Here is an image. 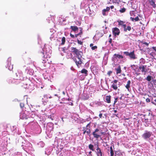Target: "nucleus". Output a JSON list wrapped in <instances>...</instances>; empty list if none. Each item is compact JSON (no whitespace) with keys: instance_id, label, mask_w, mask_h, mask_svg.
<instances>
[{"instance_id":"f257e3e1","label":"nucleus","mask_w":156,"mask_h":156,"mask_svg":"<svg viewBox=\"0 0 156 156\" xmlns=\"http://www.w3.org/2000/svg\"><path fill=\"white\" fill-rule=\"evenodd\" d=\"M71 49L75 55V57L73 59L77 67L79 68L82 63L83 60H82V56L83 55V53L82 51H79L76 48L71 47Z\"/></svg>"},{"instance_id":"f03ea898","label":"nucleus","mask_w":156,"mask_h":156,"mask_svg":"<svg viewBox=\"0 0 156 156\" xmlns=\"http://www.w3.org/2000/svg\"><path fill=\"white\" fill-rule=\"evenodd\" d=\"M15 78H11L8 80V81L9 83H15L16 84H18L21 81L25 80L26 78L24 77L22 71L20 70H18L14 74Z\"/></svg>"},{"instance_id":"7ed1b4c3","label":"nucleus","mask_w":156,"mask_h":156,"mask_svg":"<svg viewBox=\"0 0 156 156\" xmlns=\"http://www.w3.org/2000/svg\"><path fill=\"white\" fill-rule=\"evenodd\" d=\"M51 46L45 44L43 48L42 49L43 52L41 53L42 56L44 58V59L42 60V63H44V65H45L46 63L47 62L48 58H49L51 56L52 53V50L51 49Z\"/></svg>"},{"instance_id":"20e7f679","label":"nucleus","mask_w":156,"mask_h":156,"mask_svg":"<svg viewBox=\"0 0 156 156\" xmlns=\"http://www.w3.org/2000/svg\"><path fill=\"white\" fill-rule=\"evenodd\" d=\"M16 143H19L23 150L26 152H28L32 149L31 144L29 142H27L24 140L21 136L16 139Z\"/></svg>"},{"instance_id":"39448f33","label":"nucleus","mask_w":156,"mask_h":156,"mask_svg":"<svg viewBox=\"0 0 156 156\" xmlns=\"http://www.w3.org/2000/svg\"><path fill=\"white\" fill-rule=\"evenodd\" d=\"M27 127L36 134H39L41 132V130L40 127L35 122L32 121L29 122Z\"/></svg>"},{"instance_id":"423d86ee","label":"nucleus","mask_w":156,"mask_h":156,"mask_svg":"<svg viewBox=\"0 0 156 156\" xmlns=\"http://www.w3.org/2000/svg\"><path fill=\"white\" fill-rule=\"evenodd\" d=\"M153 136L154 135L151 131L146 130L142 135L141 137L144 140L151 142L154 139L153 137Z\"/></svg>"},{"instance_id":"0eeeda50","label":"nucleus","mask_w":156,"mask_h":156,"mask_svg":"<svg viewBox=\"0 0 156 156\" xmlns=\"http://www.w3.org/2000/svg\"><path fill=\"white\" fill-rule=\"evenodd\" d=\"M54 124L52 122H49L47 124L46 132L47 135H51L53 132Z\"/></svg>"},{"instance_id":"6e6552de","label":"nucleus","mask_w":156,"mask_h":156,"mask_svg":"<svg viewBox=\"0 0 156 156\" xmlns=\"http://www.w3.org/2000/svg\"><path fill=\"white\" fill-rule=\"evenodd\" d=\"M124 54L126 56H129L131 60H135L137 59V57L134 53V51H132L130 52L128 51H125L123 52Z\"/></svg>"},{"instance_id":"1a4fd4ad","label":"nucleus","mask_w":156,"mask_h":156,"mask_svg":"<svg viewBox=\"0 0 156 156\" xmlns=\"http://www.w3.org/2000/svg\"><path fill=\"white\" fill-rule=\"evenodd\" d=\"M92 135L96 139H98L101 136V133L100 129L98 128L95 129L94 131L92 133Z\"/></svg>"},{"instance_id":"9d476101","label":"nucleus","mask_w":156,"mask_h":156,"mask_svg":"<svg viewBox=\"0 0 156 156\" xmlns=\"http://www.w3.org/2000/svg\"><path fill=\"white\" fill-rule=\"evenodd\" d=\"M148 53L153 58L156 55V47H153L149 49Z\"/></svg>"},{"instance_id":"9b49d317","label":"nucleus","mask_w":156,"mask_h":156,"mask_svg":"<svg viewBox=\"0 0 156 156\" xmlns=\"http://www.w3.org/2000/svg\"><path fill=\"white\" fill-rule=\"evenodd\" d=\"M73 136L71 134H68L65 137V139L63 140V142L64 143L67 144L70 143L73 141Z\"/></svg>"},{"instance_id":"f8f14e48","label":"nucleus","mask_w":156,"mask_h":156,"mask_svg":"<svg viewBox=\"0 0 156 156\" xmlns=\"http://www.w3.org/2000/svg\"><path fill=\"white\" fill-rule=\"evenodd\" d=\"M11 58H9L6 62V64L5 66L6 67L8 68V69L10 70H12L13 68V65H12L11 64Z\"/></svg>"},{"instance_id":"ddd939ff","label":"nucleus","mask_w":156,"mask_h":156,"mask_svg":"<svg viewBox=\"0 0 156 156\" xmlns=\"http://www.w3.org/2000/svg\"><path fill=\"white\" fill-rule=\"evenodd\" d=\"M52 98L51 96H49L48 95H45L44 96L43 98H42V104L44 105H46L48 101V98Z\"/></svg>"},{"instance_id":"4468645a","label":"nucleus","mask_w":156,"mask_h":156,"mask_svg":"<svg viewBox=\"0 0 156 156\" xmlns=\"http://www.w3.org/2000/svg\"><path fill=\"white\" fill-rule=\"evenodd\" d=\"M119 83L120 82H118V81L117 80H115L111 82V83H112L111 87L114 90H116L118 89V85L117 83Z\"/></svg>"},{"instance_id":"2eb2a0df","label":"nucleus","mask_w":156,"mask_h":156,"mask_svg":"<svg viewBox=\"0 0 156 156\" xmlns=\"http://www.w3.org/2000/svg\"><path fill=\"white\" fill-rule=\"evenodd\" d=\"M97 156H102V152L101 151V150L98 147V144L97 145L96 151H94Z\"/></svg>"},{"instance_id":"dca6fc26","label":"nucleus","mask_w":156,"mask_h":156,"mask_svg":"<svg viewBox=\"0 0 156 156\" xmlns=\"http://www.w3.org/2000/svg\"><path fill=\"white\" fill-rule=\"evenodd\" d=\"M112 32L113 34L115 36L119 35L120 34V31L119 30L117 27H115L113 28Z\"/></svg>"},{"instance_id":"f3484780","label":"nucleus","mask_w":156,"mask_h":156,"mask_svg":"<svg viewBox=\"0 0 156 156\" xmlns=\"http://www.w3.org/2000/svg\"><path fill=\"white\" fill-rule=\"evenodd\" d=\"M88 5L87 2V0H83L81 2L80 8L81 9L84 8L85 7Z\"/></svg>"},{"instance_id":"a211bd4d","label":"nucleus","mask_w":156,"mask_h":156,"mask_svg":"<svg viewBox=\"0 0 156 156\" xmlns=\"http://www.w3.org/2000/svg\"><path fill=\"white\" fill-rule=\"evenodd\" d=\"M89 95L88 94L85 93V91H84L82 95L81 96V99L86 100L88 99L89 98Z\"/></svg>"},{"instance_id":"6ab92c4d","label":"nucleus","mask_w":156,"mask_h":156,"mask_svg":"<svg viewBox=\"0 0 156 156\" xmlns=\"http://www.w3.org/2000/svg\"><path fill=\"white\" fill-rule=\"evenodd\" d=\"M25 72L27 73V74L30 75H33L34 73L33 70L30 68H27L26 69Z\"/></svg>"},{"instance_id":"aec40b11","label":"nucleus","mask_w":156,"mask_h":156,"mask_svg":"<svg viewBox=\"0 0 156 156\" xmlns=\"http://www.w3.org/2000/svg\"><path fill=\"white\" fill-rule=\"evenodd\" d=\"M26 88L29 89L30 92H31L34 89V83H33L32 82L31 83L29 84L28 87Z\"/></svg>"},{"instance_id":"412c9836","label":"nucleus","mask_w":156,"mask_h":156,"mask_svg":"<svg viewBox=\"0 0 156 156\" xmlns=\"http://www.w3.org/2000/svg\"><path fill=\"white\" fill-rule=\"evenodd\" d=\"M90 123H88L86 126L85 129H86V131L87 134V135L90 136V130L89 128H90Z\"/></svg>"},{"instance_id":"4be33fe9","label":"nucleus","mask_w":156,"mask_h":156,"mask_svg":"<svg viewBox=\"0 0 156 156\" xmlns=\"http://www.w3.org/2000/svg\"><path fill=\"white\" fill-rule=\"evenodd\" d=\"M52 150V147H49L46 148L45 151V154L48 155L50 154L51 153Z\"/></svg>"},{"instance_id":"5701e85b","label":"nucleus","mask_w":156,"mask_h":156,"mask_svg":"<svg viewBox=\"0 0 156 156\" xmlns=\"http://www.w3.org/2000/svg\"><path fill=\"white\" fill-rule=\"evenodd\" d=\"M20 118L22 119H27L26 115L23 112H22L20 113Z\"/></svg>"},{"instance_id":"b1692460","label":"nucleus","mask_w":156,"mask_h":156,"mask_svg":"<svg viewBox=\"0 0 156 156\" xmlns=\"http://www.w3.org/2000/svg\"><path fill=\"white\" fill-rule=\"evenodd\" d=\"M142 121L144 122V125L145 126H148L150 124V121L147 119H142Z\"/></svg>"},{"instance_id":"393cba45","label":"nucleus","mask_w":156,"mask_h":156,"mask_svg":"<svg viewBox=\"0 0 156 156\" xmlns=\"http://www.w3.org/2000/svg\"><path fill=\"white\" fill-rule=\"evenodd\" d=\"M70 29L72 30L71 32H74L75 33H76L78 30V28L76 26H71Z\"/></svg>"},{"instance_id":"a878e982","label":"nucleus","mask_w":156,"mask_h":156,"mask_svg":"<svg viewBox=\"0 0 156 156\" xmlns=\"http://www.w3.org/2000/svg\"><path fill=\"white\" fill-rule=\"evenodd\" d=\"M123 58V56L122 55L115 54L114 55L113 59L114 60H115L117 58L122 59Z\"/></svg>"},{"instance_id":"bb28decb","label":"nucleus","mask_w":156,"mask_h":156,"mask_svg":"<svg viewBox=\"0 0 156 156\" xmlns=\"http://www.w3.org/2000/svg\"><path fill=\"white\" fill-rule=\"evenodd\" d=\"M12 131L13 133H17L18 134H20V132L18 130L17 132V128L16 127V126H14L12 127Z\"/></svg>"},{"instance_id":"cd10ccee","label":"nucleus","mask_w":156,"mask_h":156,"mask_svg":"<svg viewBox=\"0 0 156 156\" xmlns=\"http://www.w3.org/2000/svg\"><path fill=\"white\" fill-rule=\"evenodd\" d=\"M114 146L113 145L112 146H111L110 147V150H109H109L110 151V156H113L114 155Z\"/></svg>"},{"instance_id":"c85d7f7f","label":"nucleus","mask_w":156,"mask_h":156,"mask_svg":"<svg viewBox=\"0 0 156 156\" xmlns=\"http://www.w3.org/2000/svg\"><path fill=\"white\" fill-rule=\"evenodd\" d=\"M118 22L119 25L121 26L124 28L126 26V24H124L125 22L120 20L118 21Z\"/></svg>"},{"instance_id":"c756f323","label":"nucleus","mask_w":156,"mask_h":156,"mask_svg":"<svg viewBox=\"0 0 156 156\" xmlns=\"http://www.w3.org/2000/svg\"><path fill=\"white\" fill-rule=\"evenodd\" d=\"M58 40H59V41H61V43L60 44L63 45L64 44L66 41V38L64 37H63L62 38H59L58 39Z\"/></svg>"},{"instance_id":"7c9ffc66","label":"nucleus","mask_w":156,"mask_h":156,"mask_svg":"<svg viewBox=\"0 0 156 156\" xmlns=\"http://www.w3.org/2000/svg\"><path fill=\"white\" fill-rule=\"evenodd\" d=\"M150 4L154 8L156 7V5L154 1L153 0H148Z\"/></svg>"},{"instance_id":"2f4dec72","label":"nucleus","mask_w":156,"mask_h":156,"mask_svg":"<svg viewBox=\"0 0 156 156\" xmlns=\"http://www.w3.org/2000/svg\"><path fill=\"white\" fill-rule=\"evenodd\" d=\"M111 98L110 96H107L105 98V101L108 103H110L111 102Z\"/></svg>"},{"instance_id":"473e14b6","label":"nucleus","mask_w":156,"mask_h":156,"mask_svg":"<svg viewBox=\"0 0 156 156\" xmlns=\"http://www.w3.org/2000/svg\"><path fill=\"white\" fill-rule=\"evenodd\" d=\"M44 145L45 144L43 141H40L37 144L38 147H43Z\"/></svg>"},{"instance_id":"72a5a7b5","label":"nucleus","mask_w":156,"mask_h":156,"mask_svg":"<svg viewBox=\"0 0 156 156\" xmlns=\"http://www.w3.org/2000/svg\"><path fill=\"white\" fill-rule=\"evenodd\" d=\"M131 29V27L130 26H128L126 27V26L124 28L123 31L125 32H127V30L129 31H130Z\"/></svg>"},{"instance_id":"f704fd0d","label":"nucleus","mask_w":156,"mask_h":156,"mask_svg":"<svg viewBox=\"0 0 156 156\" xmlns=\"http://www.w3.org/2000/svg\"><path fill=\"white\" fill-rule=\"evenodd\" d=\"M130 84L131 81L130 80H129L127 82V84L126 86H125L126 88L128 90H129V88H130Z\"/></svg>"},{"instance_id":"c9c22d12","label":"nucleus","mask_w":156,"mask_h":156,"mask_svg":"<svg viewBox=\"0 0 156 156\" xmlns=\"http://www.w3.org/2000/svg\"><path fill=\"white\" fill-rule=\"evenodd\" d=\"M89 149L92 151H95V150L94 148V146L91 144H90L88 146Z\"/></svg>"},{"instance_id":"e433bc0d","label":"nucleus","mask_w":156,"mask_h":156,"mask_svg":"<svg viewBox=\"0 0 156 156\" xmlns=\"http://www.w3.org/2000/svg\"><path fill=\"white\" fill-rule=\"evenodd\" d=\"M115 70L116 71V73L117 74L119 73H121V70L120 66H118V68L115 69Z\"/></svg>"},{"instance_id":"4c0bfd02","label":"nucleus","mask_w":156,"mask_h":156,"mask_svg":"<svg viewBox=\"0 0 156 156\" xmlns=\"http://www.w3.org/2000/svg\"><path fill=\"white\" fill-rule=\"evenodd\" d=\"M152 79L153 77L152 76L150 75H148L147 77L145 78V79L147 81L150 82Z\"/></svg>"},{"instance_id":"58836bf2","label":"nucleus","mask_w":156,"mask_h":156,"mask_svg":"<svg viewBox=\"0 0 156 156\" xmlns=\"http://www.w3.org/2000/svg\"><path fill=\"white\" fill-rule=\"evenodd\" d=\"M146 67L147 66L146 65L143 66H142V69L141 70L142 72H144L146 73L147 71V69H146Z\"/></svg>"},{"instance_id":"ea45409f","label":"nucleus","mask_w":156,"mask_h":156,"mask_svg":"<svg viewBox=\"0 0 156 156\" xmlns=\"http://www.w3.org/2000/svg\"><path fill=\"white\" fill-rule=\"evenodd\" d=\"M131 69L134 71H136L137 68V66L135 65H132L130 66Z\"/></svg>"},{"instance_id":"a19ab883","label":"nucleus","mask_w":156,"mask_h":156,"mask_svg":"<svg viewBox=\"0 0 156 156\" xmlns=\"http://www.w3.org/2000/svg\"><path fill=\"white\" fill-rule=\"evenodd\" d=\"M80 31L79 33L76 34L75 35V37H77L79 35L81 34L82 33V29L81 28H80Z\"/></svg>"},{"instance_id":"79ce46f5","label":"nucleus","mask_w":156,"mask_h":156,"mask_svg":"<svg viewBox=\"0 0 156 156\" xmlns=\"http://www.w3.org/2000/svg\"><path fill=\"white\" fill-rule=\"evenodd\" d=\"M108 57V54L107 53H105L103 57V60L104 61H106L107 60Z\"/></svg>"},{"instance_id":"37998d69","label":"nucleus","mask_w":156,"mask_h":156,"mask_svg":"<svg viewBox=\"0 0 156 156\" xmlns=\"http://www.w3.org/2000/svg\"><path fill=\"white\" fill-rule=\"evenodd\" d=\"M87 71L84 69H83L81 71V73L85 74L86 75H87Z\"/></svg>"},{"instance_id":"c03bdc74","label":"nucleus","mask_w":156,"mask_h":156,"mask_svg":"<svg viewBox=\"0 0 156 156\" xmlns=\"http://www.w3.org/2000/svg\"><path fill=\"white\" fill-rule=\"evenodd\" d=\"M126 9L124 7H123L120 9L119 10V11L121 13H124L126 11Z\"/></svg>"},{"instance_id":"a18cd8bd","label":"nucleus","mask_w":156,"mask_h":156,"mask_svg":"<svg viewBox=\"0 0 156 156\" xmlns=\"http://www.w3.org/2000/svg\"><path fill=\"white\" fill-rule=\"evenodd\" d=\"M111 2H112L113 3L119 4L120 2V0H109Z\"/></svg>"},{"instance_id":"49530a36","label":"nucleus","mask_w":156,"mask_h":156,"mask_svg":"<svg viewBox=\"0 0 156 156\" xmlns=\"http://www.w3.org/2000/svg\"><path fill=\"white\" fill-rule=\"evenodd\" d=\"M107 13H108V12H107L105 9L103 10L102 11V13L103 14V15L104 16H106L107 14Z\"/></svg>"},{"instance_id":"de8ad7c7","label":"nucleus","mask_w":156,"mask_h":156,"mask_svg":"<svg viewBox=\"0 0 156 156\" xmlns=\"http://www.w3.org/2000/svg\"><path fill=\"white\" fill-rule=\"evenodd\" d=\"M118 94H119V99L120 100H122V97H123L124 96V94H122L121 93H118Z\"/></svg>"},{"instance_id":"09e8293b","label":"nucleus","mask_w":156,"mask_h":156,"mask_svg":"<svg viewBox=\"0 0 156 156\" xmlns=\"http://www.w3.org/2000/svg\"><path fill=\"white\" fill-rule=\"evenodd\" d=\"M24 104L23 103L21 102L20 104V106L21 109H23L24 107Z\"/></svg>"},{"instance_id":"8fccbe9b","label":"nucleus","mask_w":156,"mask_h":156,"mask_svg":"<svg viewBox=\"0 0 156 156\" xmlns=\"http://www.w3.org/2000/svg\"><path fill=\"white\" fill-rule=\"evenodd\" d=\"M151 103L153 104L156 105V99L154 100H152L151 101Z\"/></svg>"},{"instance_id":"3c124183","label":"nucleus","mask_w":156,"mask_h":156,"mask_svg":"<svg viewBox=\"0 0 156 156\" xmlns=\"http://www.w3.org/2000/svg\"><path fill=\"white\" fill-rule=\"evenodd\" d=\"M119 97H117L115 98V100L114 101V104H115V103L117 102L118 99L119 98Z\"/></svg>"},{"instance_id":"603ef678","label":"nucleus","mask_w":156,"mask_h":156,"mask_svg":"<svg viewBox=\"0 0 156 156\" xmlns=\"http://www.w3.org/2000/svg\"><path fill=\"white\" fill-rule=\"evenodd\" d=\"M78 43L80 45H82L83 42L82 41L79 40L78 39H77Z\"/></svg>"},{"instance_id":"864d4df0","label":"nucleus","mask_w":156,"mask_h":156,"mask_svg":"<svg viewBox=\"0 0 156 156\" xmlns=\"http://www.w3.org/2000/svg\"><path fill=\"white\" fill-rule=\"evenodd\" d=\"M96 105H97L98 106H101L102 105V104L100 102H97L96 103Z\"/></svg>"},{"instance_id":"5fc2aeb1","label":"nucleus","mask_w":156,"mask_h":156,"mask_svg":"<svg viewBox=\"0 0 156 156\" xmlns=\"http://www.w3.org/2000/svg\"><path fill=\"white\" fill-rule=\"evenodd\" d=\"M51 17H48V18L47 19V20H48V23H50L51 21Z\"/></svg>"},{"instance_id":"6e6d98bb","label":"nucleus","mask_w":156,"mask_h":156,"mask_svg":"<svg viewBox=\"0 0 156 156\" xmlns=\"http://www.w3.org/2000/svg\"><path fill=\"white\" fill-rule=\"evenodd\" d=\"M129 13L131 16H133L134 14V11H131Z\"/></svg>"},{"instance_id":"4d7b16f0","label":"nucleus","mask_w":156,"mask_h":156,"mask_svg":"<svg viewBox=\"0 0 156 156\" xmlns=\"http://www.w3.org/2000/svg\"><path fill=\"white\" fill-rule=\"evenodd\" d=\"M53 35H54V34H52V35L50 37V38L51 41H52L53 40L55 39L54 38V37Z\"/></svg>"},{"instance_id":"13d9d810","label":"nucleus","mask_w":156,"mask_h":156,"mask_svg":"<svg viewBox=\"0 0 156 156\" xmlns=\"http://www.w3.org/2000/svg\"><path fill=\"white\" fill-rule=\"evenodd\" d=\"M97 47L96 46H92L91 47V49L92 50H95L96 49H97Z\"/></svg>"},{"instance_id":"bf43d9fd","label":"nucleus","mask_w":156,"mask_h":156,"mask_svg":"<svg viewBox=\"0 0 156 156\" xmlns=\"http://www.w3.org/2000/svg\"><path fill=\"white\" fill-rule=\"evenodd\" d=\"M85 127H83V129L82 130L83 131V134H85V133H86V129H85Z\"/></svg>"},{"instance_id":"052dcab7","label":"nucleus","mask_w":156,"mask_h":156,"mask_svg":"<svg viewBox=\"0 0 156 156\" xmlns=\"http://www.w3.org/2000/svg\"><path fill=\"white\" fill-rule=\"evenodd\" d=\"M135 21H137L139 20V18L138 16H137L134 18Z\"/></svg>"},{"instance_id":"680f3d73","label":"nucleus","mask_w":156,"mask_h":156,"mask_svg":"<svg viewBox=\"0 0 156 156\" xmlns=\"http://www.w3.org/2000/svg\"><path fill=\"white\" fill-rule=\"evenodd\" d=\"M105 9L106 11L107 12H108L109 10L110 9V8L109 7H106V9Z\"/></svg>"},{"instance_id":"e2e57ef3","label":"nucleus","mask_w":156,"mask_h":156,"mask_svg":"<svg viewBox=\"0 0 156 156\" xmlns=\"http://www.w3.org/2000/svg\"><path fill=\"white\" fill-rule=\"evenodd\" d=\"M144 61H145V60H144V58H141L140 59V62H143Z\"/></svg>"},{"instance_id":"0e129e2a","label":"nucleus","mask_w":156,"mask_h":156,"mask_svg":"<svg viewBox=\"0 0 156 156\" xmlns=\"http://www.w3.org/2000/svg\"><path fill=\"white\" fill-rule=\"evenodd\" d=\"M146 102H150V100L149 98H147L146 99Z\"/></svg>"},{"instance_id":"69168bd1","label":"nucleus","mask_w":156,"mask_h":156,"mask_svg":"<svg viewBox=\"0 0 156 156\" xmlns=\"http://www.w3.org/2000/svg\"><path fill=\"white\" fill-rule=\"evenodd\" d=\"M70 36L72 38H74L75 37L74 35L72 34L71 33L70 34Z\"/></svg>"},{"instance_id":"338daca9","label":"nucleus","mask_w":156,"mask_h":156,"mask_svg":"<svg viewBox=\"0 0 156 156\" xmlns=\"http://www.w3.org/2000/svg\"><path fill=\"white\" fill-rule=\"evenodd\" d=\"M108 42L109 43H112V38H110L109 39V41H108Z\"/></svg>"},{"instance_id":"774afa93","label":"nucleus","mask_w":156,"mask_h":156,"mask_svg":"<svg viewBox=\"0 0 156 156\" xmlns=\"http://www.w3.org/2000/svg\"><path fill=\"white\" fill-rule=\"evenodd\" d=\"M48 118L49 119H51L52 120L53 119V117H52V116L51 115L48 116Z\"/></svg>"}]
</instances>
